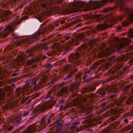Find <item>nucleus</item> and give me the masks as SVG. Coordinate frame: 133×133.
<instances>
[{
  "mask_svg": "<svg viewBox=\"0 0 133 133\" xmlns=\"http://www.w3.org/2000/svg\"><path fill=\"white\" fill-rule=\"evenodd\" d=\"M47 58V56H44L43 57V59H45Z\"/></svg>",
  "mask_w": 133,
  "mask_h": 133,
  "instance_id": "obj_62",
  "label": "nucleus"
},
{
  "mask_svg": "<svg viewBox=\"0 0 133 133\" xmlns=\"http://www.w3.org/2000/svg\"><path fill=\"white\" fill-rule=\"evenodd\" d=\"M104 23L103 24H98L96 28L94 26H92L89 28V29L86 32V34L88 36H91L92 37H94L96 34V30H101L108 27L110 25H112L110 19L108 16L103 17L100 18Z\"/></svg>",
  "mask_w": 133,
  "mask_h": 133,
  "instance_id": "obj_5",
  "label": "nucleus"
},
{
  "mask_svg": "<svg viewBox=\"0 0 133 133\" xmlns=\"http://www.w3.org/2000/svg\"><path fill=\"white\" fill-rule=\"evenodd\" d=\"M76 127V126L75 125H73L71 127V129H74L75 127Z\"/></svg>",
  "mask_w": 133,
  "mask_h": 133,
  "instance_id": "obj_59",
  "label": "nucleus"
},
{
  "mask_svg": "<svg viewBox=\"0 0 133 133\" xmlns=\"http://www.w3.org/2000/svg\"><path fill=\"white\" fill-rule=\"evenodd\" d=\"M40 35L39 32L36 33L25 39L22 40V42L24 44L25 43L29 44L32 43L40 38Z\"/></svg>",
  "mask_w": 133,
  "mask_h": 133,
  "instance_id": "obj_12",
  "label": "nucleus"
},
{
  "mask_svg": "<svg viewBox=\"0 0 133 133\" xmlns=\"http://www.w3.org/2000/svg\"><path fill=\"white\" fill-rule=\"evenodd\" d=\"M64 102V99H62L59 101V103H60L63 104Z\"/></svg>",
  "mask_w": 133,
  "mask_h": 133,
  "instance_id": "obj_51",
  "label": "nucleus"
},
{
  "mask_svg": "<svg viewBox=\"0 0 133 133\" xmlns=\"http://www.w3.org/2000/svg\"><path fill=\"white\" fill-rule=\"evenodd\" d=\"M64 21L62 20L60 21V23L61 24H62L64 23Z\"/></svg>",
  "mask_w": 133,
  "mask_h": 133,
  "instance_id": "obj_64",
  "label": "nucleus"
},
{
  "mask_svg": "<svg viewBox=\"0 0 133 133\" xmlns=\"http://www.w3.org/2000/svg\"><path fill=\"white\" fill-rule=\"evenodd\" d=\"M130 85H128L125 86L124 88V89L125 91H127L128 90L129 88L130 87Z\"/></svg>",
  "mask_w": 133,
  "mask_h": 133,
  "instance_id": "obj_36",
  "label": "nucleus"
},
{
  "mask_svg": "<svg viewBox=\"0 0 133 133\" xmlns=\"http://www.w3.org/2000/svg\"><path fill=\"white\" fill-rule=\"evenodd\" d=\"M127 68L126 67H124L123 69L121 70L120 71L121 75H123L125 72V71L127 70Z\"/></svg>",
  "mask_w": 133,
  "mask_h": 133,
  "instance_id": "obj_32",
  "label": "nucleus"
},
{
  "mask_svg": "<svg viewBox=\"0 0 133 133\" xmlns=\"http://www.w3.org/2000/svg\"><path fill=\"white\" fill-rule=\"evenodd\" d=\"M31 112L30 110H26L23 112L22 114L23 116L24 117H26L28 116L30 114Z\"/></svg>",
  "mask_w": 133,
  "mask_h": 133,
  "instance_id": "obj_29",
  "label": "nucleus"
},
{
  "mask_svg": "<svg viewBox=\"0 0 133 133\" xmlns=\"http://www.w3.org/2000/svg\"><path fill=\"white\" fill-rule=\"evenodd\" d=\"M95 77H90L88 78H87L84 82L87 83H92L94 81V79Z\"/></svg>",
  "mask_w": 133,
  "mask_h": 133,
  "instance_id": "obj_28",
  "label": "nucleus"
},
{
  "mask_svg": "<svg viewBox=\"0 0 133 133\" xmlns=\"http://www.w3.org/2000/svg\"><path fill=\"white\" fill-rule=\"evenodd\" d=\"M123 110L122 108H119L118 109H116L115 112L117 115H114L112 116L109 119V122H111L115 120L116 118L119 117L120 115L119 114L122 113L123 111Z\"/></svg>",
  "mask_w": 133,
  "mask_h": 133,
  "instance_id": "obj_17",
  "label": "nucleus"
},
{
  "mask_svg": "<svg viewBox=\"0 0 133 133\" xmlns=\"http://www.w3.org/2000/svg\"><path fill=\"white\" fill-rule=\"evenodd\" d=\"M22 117L20 116H16L15 118V125L18 124L22 122Z\"/></svg>",
  "mask_w": 133,
  "mask_h": 133,
  "instance_id": "obj_26",
  "label": "nucleus"
},
{
  "mask_svg": "<svg viewBox=\"0 0 133 133\" xmlns=\"http://www.w3.org/2000/svg\"><path fill=\"white\" fill-rule=\"evenodd\" d=\"M108 92L112 93H116L117 92V89L115 85L109 86L107 87Z\"/></svg>",
  "mask_w": 133,
  "mask_h": 133,
  "instance_id": "obj_21",
  "label": "nucleus"
},
{
  "mask_svg": "<svg viewBox=\"0 0 133 133\" xmlns=\"http://www.w3.org/2000/svg\"><path fill=\"white\" fill-rule=\"evenodd\" d=\"M111 66L114 67V69L116 70L119 69L123 66V65L119 62V60L113 57L109 58L107 61L104 59H102L95 63L90 67V70H94L98 68V70H100L104 68L107 69L109 66Z\"/></svg>",
  "mask_w": 133,
  "mask_h": 133,
  "instance_id": "obj_3",
  "label": "nucleus"
},
{
  "mask_svg": "<svg viewBox=\"0 0 133 133\" xmlns=\"http://www.w3.org/2000/svg\"><path fill=\"white\" fill-rule=\"evenodd\" d=\"M54 97V93L52 91H49L46 95L45 98L47 99L49 98L50 99H53Z\"/></svg>",
  "mask_w": 133,
  "mask_h": 133,
  "instance_id": "obj_23",
  "label": "nucleus"
},
{
  "mask_svg": "<svg viewBox=\"0 0 133 133\" xmlns=\"http://www.w3.org/2000/svg\"><path fill=\"white\" fill-rule=\"evenodd\" d=\"M12 36L13 37L12 38L14 39H16V38H18L19 37L17 35H16L14 34H12Z\"/></svg>",
  "mask_w": 133,
  "mask_h": 133,
  "instance_id": "obj_38",
  "label": "nucleus"
},
{
  "mask_svg": "<svg viewBox=\"0 0 133 133\" xmlns=\"http://www.w3.org/2000/svg\"><path fill=\"white\" fill-rule=\"evenodd\" d=\"M129 119L127 118H125L123 121V122L125 123H127L129 122Z\"/></svg>",
  "mask_w": 133,
  "mask_h": 133,
  "instance_id": "obj_41",
  "label": "nucleus"
},
{
  "mask_svg": "<svg viewBox=\"0 0 133 133\" xmlns=\"http://www.w3.org/2000/svg\"><path fill=\"white\" fill-rule=\"evenodd\" d=\"M35 62V61L34 59H33V58L32 59V61H31L30 63V64H32L33 63Z\"/></svg>",
  "mask_w": 133,
  "mask_h": 133,
  "instance_id": "obj_55",
  "label": "nucleus"
},
{
  "mask_svg": "<svg viewBox=\"0 0 133 133\" xmlns=\"http://www.w3.org/2000/svg\"><path fill=\"white\" fill-rule=\"evenodd\" d=\"M97 94H92L90 96L91 98H96L97 99H99L101 97L104 96L107 94L106 90L103 88H100L98 89L96 91Z\"/></svg>",
  "mask_w": 133,
  "mask_h": 133,
  "instance_id": "obj_14",
  "label": "nucleus"
},
{
  "mask_svg": "<svg viewBox=\"0 0 133 133\" xmlns=\"http://www.w3.org/2000/svg\"><path fill=\"white\" fill-rule=\"evenodd\" d=\"M69 12V11L68 9H66L65 11V14H68Z\"/></svg>",
  "mask_w": 133,
  "mask_h": 133,
  "instance_id": "obj_53",
  "label": "nucleus"
},
{
  "mask_svg": "<svg viewBox=\"0 0 133 133\" xmlns=\"http://www.w3.org/2000/svg\"><path fill=\"white\" fill-rule=\"evenodd\" d=\"M96 89V87L89 86L87 88H83L81 90V91L82 93H84L88 91L90 92L94 91Z\"/></svg>",
  "mask_w": 133,
  "mask_h": 133,
  "instance_id": "obj_20",
  "label": "nucleus"
},
{
  "mask_svg": "<svg viewBox=\"0 0 133 133\" xmlns=\"http://www.w3.org/2000/svg\"><path fill=\"white\" fill-rule=\"evenodd\" d=\"M18 74V73H17L16 72H15V71H14V72L11 75L12 76H15L17 75Z\"/></svg>",
  "mask_w": 133,
  "mask_h": 133,
  "instance_id": "obj_45",
  "label": "nucleus"
},
{
  "mask_svg": "<svg viewBox=\"0 0 133 133\" xmlns=\"http://www.w3.org/2000/svg\"><path fill=\"white\" fill-rule=\"evenodd\" d=\"M41 6L42 8H45L46 6V5L44 3H43L42 4H41Z\"/></svg>",
  "mask_w": 133,
  "mask_h": 133,
  "instance_id": "obj_49",
  "label": "nucleus"
},
{
  "mask_svg": "<svg viewBox=\"0 0 133 133\" xmlns=\"http://www.w3.org/2000/svg\"><path fill=\"white\" fill-rule=\"evenodd\" d=\"M32 101V99H30L28 101H27L26 102L25 104H28L29 103H30V102H31Z\"/></svg>",
  "mask_w": 133,
  "mask_h": 133,
  "instance_id": "obj_48",
  "label": "nucleus"
},
{
  "mask_svg": "<svg viewBox=\"0 0 133 133\" xmlns=\"http://www.w3.org/2000/svg\"><path fill=\"white\" fill-rule=\"evenodd\" d=\"M115 40L116 42H119V40L118 38H115Z\"/></svg>",
  "mask_w": 133,
  "mask_h": 133,
  "instance_id": "obj_58",
  "label": "nucleus"
},
{
  "mask_svg": "<svg viewBox=\"0 0 133 133\" xmlns=\"http://www.w3.org/2000/svg\"><path fill=\"white\" fill-rule=\"evenodd\" d=\"M117 30L120 31L121 30L122 28H121V27L119 26H118V28H117Z\"/></svg>",
  "mask_w": 133,
  "mask_h": 133,
  "instance_id": "obj_54",
  "label": "nucleus"
},
{
  "mask_svg": "<svg viewBox=\"0 0 133 133\" xmlns=\"http://www.w3.org/2000/svg\"><path fill=\"white\" fill-rule=\"evenodd\" d=\"M42 49L45 51H46L49 49V48L47 45L45 44H42L38 46L37 48H32L26 51L27 54H23L21 56V58L22 59H26L29 56L33 57L35 55V52L36 50H39V52H41V49Z\"/></svg>",
  "mask_w": 133,
  "mask_h": 133,
  "instance_id": "obj_8",
  "label": "nucleus"
},
{
  "mask_svg": "<svg viewBox=\"0 0 133 133\" xmlns=\"http://www.w3.org/2000/svg\"><path fill=\"white\" fill-rule=\"evenodd\" d=\"M81 6L83 7L84 8L85 7V6H84V3L81 4Z\"/></svg>",
  "mask_w": 133,
  "mask_h": 133,
  "instance_id": "obj_60",
  "label": "nucleus"
},
{
  "mask_svg": "<svg viewBox=\"0 0 133 133\" xmlns=\"http://www.w3.org/2000/svg\"><path fill=\"white\" fill-rule=\"evenodd\" d=\"M4 105H5V107L4 109V111L5 110L9 109H12L14 107V105L11 103H8L5 104Z\"/></svg>",
  "mask_w": 133,
  "mask_h": 133,
  "instance_id": "obj_25",
  "label": "nucleus"
},
{
  "mask_svg": "<svg viewBox=\"0 0 133 133\" xmlns=\"http://www.w3.org/2000/svg\"><path fill=\"white\" fill-rule=\"evenodd\" d=\"M74 94V96L73 95H71L70 96V97H71V98L73 97H74V96H75L76 95V93H75Z\"/></svg>",
  "mask_w": 133,
  "mask_h": 133,
  "instance_id": "obj_61",
  "label": "nucleus"
},
{
  "mask_svg": "<svg viewBox=\"0 0 133 133\" xmlns=\"http://www.w3.org/2000/svg\"><path fill=\"white\" fill-rule=\"evenodd\" d=\"M39 94L38 93H36L35 94L34 96L35 97H37L39 96Z\"/></svg>",
  "mask_w": 133,
  "mask_h": 133,
  "instance_id": "obj_50",
  "label": "nucleus"
},
{
  "mask_svg": "<svg viewBox=\"0 0 133 133\" xmlns=\"http://www.w3.org/2000/svg\"><path fill=\"white\" fill-rule=\"evenodd\" d=\"M133 128V127L132 126H131V125H129L127 128V129L128 130H130L132 129Z\"/></svg>",
  "mask_w": 133,
  "mask_h": 133,
  "instance_id": "obj_44",
  "label": "nucleus"
},
{
  "mask_svg": "<svg viewBox=\"0 0 133 133\" xmlns=\"http://www.w3.org/2000/svg\"><path fill=\"white\" fill-rule=\"evenodd\" d=\"M59 23L58 22H55L53 24H50L47 27H43L42 30V33L43 34H46L50 32L55 27L59 26Z\"/></svg>",
  "mask_w": 133,
  "mask_h": 133,
  "instance_id": "obj_16",
  "label": "nucleus"
},
{
  "mask_svg": "<svg viewBox=\"0 0 133 133\" xmlns=\"http://www.w3.org/2000/svg\"><path fill=\"white\" fill-rule=\"evenodd\" d=\"M55 80H53L52 81H51L49 83V84H51L52 85L53 84H54V82H55Z\"/></svg>",
  "mask_w": 133,
  "mask_h": 133,
  "instance_id": "obj_47",
  "label": "nucleus"
},
{
  "mask_svg": "<svg viewBox=\"0 0 133 133\" xmlns=\"http://www.w3.org/2000/svg\"><path fill=\"white\" fill-rule=\"evenodd\" d=\"M101 119V118L98 116L95 117L94 119V121L95 123H90V119L89 118H87L85 117L84 118H83V120L82 122L84 124H88L86 125L87 127L86 130L88 131L91 132L92 131V129L91 127L94 126L96 124V123L97 124H100L101 122H99V121Z\"/></svg>",
  "mask_w": 133,
  "mask_h": 133,
  "instance_id": "obj_9",
  "label": "nucleus"
},
{
  "mask_svg": "<svg viewBox=\"0 0 133 133\" xmlns=\"http://www.w3.org/2000/svg\"><path fill=\"white\" fill-rule=\"evenodd\" d=\"M53 115L47 114H46L44 117L43 118L39 124L37 128V126L33 124L30 125L22 133H32L36 131L39 132L44 129L47 124H49L51 122L53 119L52 117Z\"/></svg>",
  "mask_w": 133,
  "mask_h": 133,
  "instance_id": "obj_4",
  "label": "nucleus"
},
{
  "mask_svg": "<svg viewBox=\"0 0 133 133\" xmlns=\"http://www.w3.org/2000/svg\"><path fill=\"white\" fill-rule=\"evenodd\" d=\"M37 80L35 79H32L31 80H28L26 82L25 86L26 87L27 89H26V92L28 94H29L32 92V90L30 88V89L29 90V88L27 87L29 86L31 83V86L32 88H34L35 90H37L39 89V85L37 84L36 83Z\"/></svg>",
  "mask_w": 133,
  "mask_h": 133,
  "instance_id": "obj_11",
  "label": "nucleus"
},
{
  "mask_svg": "<svg viewBox=\"0 0 133 133\" xmlns=\"http://www.w3.org/2000/svg\"><path fill=\"white\" fill-rule=\"evenodd\" d=\"M107 81V80H101L99 81V83H102V84H104V83H106Z\"/></svg>",
  "mask_w": 133,
  "mask_h": 133,
  "instance_id": "obj_42",
  "label": "nucleus"
},
{
  "mask_svg": "<svg viewBox=\"0 0 133 133\" xmlns=\"http://www.w3.org/2000/svg\"><path fill=\"white\" fill-rule=\"evenodd\" d=\"M54 51H47V55L49 56H52L54 54Z\"/></svg>",
  "mask_w": 133,
  "mask_h": 133,
  "instance_id": "obj_31",
  "label": "nucleus"
},
{
  "mask_svg": "<svg viewBox=\"0 0 133 133\" xmlns=\"http://www.w3.org/2000/svg\"><path fill=\"white\" fill-rule=\"evenodd\" d=\"M46 24V23L45 22H44L42 24H41L40 25V27H42L45 25Z\"/></svg>",
  "mask_w": 133,
  "mask_h": 133,
  "instance_id": "obj_52",
  "label": "nucleus"
},
{
  "mask_svg": "<svg viewBox=\"0 0 133 133\" xmlns=\"http://www.w3.org/2000/svg\"><path fill=\"white\" fill-rule=\"evenodd\" d=\"M68 92V89L65 87H63L61 90L60 95L63 96L67 93Z\"/></svg>",
  "mask_w": 133,
  "mask_h": 133,
  "instance_id": "obj_24",
  "label": "nucleus"
},
{
  "mask_svg": "<svg viewBox=\"0 0 133 133\" xmlns=\"http://www.w3.org/2000/svg\"><path fill=\"white\" fill-rule=\"evenodd\" d=\"M51 107L50 105H39L35 110L33 111L32 114V117H37L41 112H43Z\"/></svg>",
  "mask_w": 133,
  "mask_h": 133,
  "instance_id": "obj_13",
  "label": "nucleus"
},
{
  "mask_svg": "<svg viewBox=\"0 0 133 133\" xmlns=\"http://www.w3.org/2000/svg\"><path fill=\"white\" fill-rule=\"evenodd\" d=\"M21 92V89L19 88H17L16 90V92L17 94V95H20Z\"/></svg>",
  "mask_w": 133,
  "mask_h": 133,
  "instance_id": "obj_33",
  "label": "nucleus"
},
{
  "mask_svg": "<svg viewBox=\"0 0 133 133\" xmlns=\"http://www.w3.org/2000/svg\"><path fill=\"white\" fill-rule=\"evenodd\" d=\"M104 53H102V54H101V53L99 54V55H101V57H102L103 56H104L106 55V54H107V53H106L105 52H103Z\"/></svg>",
  "mask_w": 133,
  "mask_h": 133,
  "instance_id": "obj_39",
  "label": "nucleus"
},
{
  "mask_svg": "<svg viewBox=\"0 0 133 133\" xmlns=\"http://www.w3.org/2000/svg\"><path fill=\"white\" fill-rule=\"evenodd\" d=\"M15 87L14 84H11V86H6L4 90L7 93L6 96L5 92L2 91L0 92V105L2 103H7L10 101L12 98L13 90Z\"/></svg>",
  "mask_w": 133,
  "mask_h": 133,
  "instance_id": "obj_6",
  "label": "nucleus"
},
{
  "mask_svg": "<svg viewBox=\"0 0 133 133\" xmlns=\"http://www.w3.org/2000/svg\"><path fill=\"white\" fill-rule=\"evenodd\" d=\"M88 77V75L87 74H85L83 78V79L84 80V81H85V80L87 79L86 78Z\"/></svg>",
  "mask_w": 133,
  "mask_h": 133,
  "instance_id": "obj_40",
  "label": "nucleus"
},
{
  "mask_svg": "<svg viewBox=\"0 0 133 133\" xmlns=\"http://www.w3.org/2000/svg\"><path fill=\"white\" fill-rule=\"evenodd\" d=\"M76 76L79 79H80V80L79 83L75 82L71 86L70 89L72 92H74V90H75L76 92H78L79 91L78 89L80 86V83L81 80V79H80L81 76V74L79 73L76 74Z\"/></svg>",
  "mask_w": 133,
  "mask_h": 133,
  "instance_id": "obj_15",
  "label": "nucleus"
},
{
  "mask_svg": "<svg viewBox=\"0 0 133 133\" xmlns=\"http://www.w3.org/2000/svg\"><path fill=\"white\" fill-rule=\"evenodd\" d=\"M64 84V83H61L59 85V87H61L62 86H63Z\"/></svg>",
  "mask_w": 133,
  "mask_h": 133,
  "instance_id": "obj_56",
  "label": "nucleus"
},
{
  "mask_svg": "<svg viewBox=\"0 0 133 133\" xmlns=\"http://www.w3.org/2000/svg\"><path fill=\"white\" fill-rule=\"evenodd\" d=\"M79 123V122H75L74 123V124H78Z\"/></svg>",
  "mask_w": 133,
  "mask_h": 133,
  "instance_id": "obj_63",
  "label": "nucleus"
},
{
  "mask_svg": "<svg viewBox=\"0 0 133 133\" xmlns=\"http://www.w3.org/2000/svg\"><path fill=\"white\" fill-rule=\"evenodd\" d=\"M133 22V12L131 10V22ZM133 37V29L131 30V38Z\"/></svg>",
  "mask_w": 133,
  "mask_h": 133,
  "instance_id": "obj_34",
  "label": "nucleus"
},
{
  "mask_svg": "<svg viewBox=\"0 0 133 133\" xmlns=\"http://www.w3.org/2000/svg\"><path fill=\"white\" fill-rule=\"evenodd\" d=\"M107 104V103L106 102H103L101 104L100 110L101 112H104L108 108V107L106 105Z\"/></svg>",
  "mask_w": 133,
  "mask_h": 133,
  "instance_id": "obj_22",
  "label": "nucleus"
},
{
  "mask_svg": "<svg viewBox=\"0 0 133 133\" xmlns=\"http://www.w3.org/2000/svg\"><path fill=\"white\" fill-rule=\"evenodd\" d=\"M124 101V100L121 99H117V101H116L115 103L117 106H122L123 105L122 104V103Z\"/></svg>",
  "mask_w": 133,
  "mask_h": 133,
  "instance_id": "obj_27",
  "label": "nucleus"
},
{
  "mask_svg": "<svg viewBox=\"0 0 133 133\" xmlns=\"http://www.w3.org/2000/svg\"><path fill=\"white\" fill-rule=\"evenodd\" d=\"M23 7V6L22 5H18L17 7V10H18L19 9Z\"/></svg>",
  "mask_w": 133,
  "mask_h": 133,
  "instance_id": "obj_43",
  "label": "nucleus"
},
{
  "mask_svg": "<svg viewBox=\"0 0 133 133\" xmlns=\"http://www.w3.org/2000/svg\"><path fill=\"white\" fill-rule=\"evenodd\" d=\"M14 126L12 125H11L9 127H7L6 129L8 131H10L12 129Z\"/></svg>",
  "mask_w": 133,
  "mask_h": 133,
  "instance_id": "obj_35",
  "label": "nucleus"
},
{
  "mask_svg": "<svg viewBox=\"0 0 133 133\" xmlns=\"http://www.w3.org/2000/svg\"><path fill=\"white\" fill-rule=\"evenodd\" d=\"M108 1L110 2H111L112 0H102L99 1L96 4L97 7L98 8H99L103 6L108 2Z\"/></svg>",
  "mask_w": 133,
  "mask_h": 133,
  "instance_id": "obj_18",
  "label": "nucleus"
},
{
  "mask_svg": "<svg viewBox=\"0 0 133 133\" xmlns=\"http://www.w3.org/2000/svg\"><path fill=\"white\" fill-rule=\"evenodd\" d=\"M89 52L87 45H83L81 47L77 48L75 53L69 56L68 61L71 64L67 67L68 73L65 76L64 80H69L70 82H71L72 73H75L77 71V69H75L74 67L79 65L82 62L81 59H83Z\"/></svg>",
  "mask_w": 133,
  "mask_h": 133,
  "instance_id": "obj_1",
  "label": "nucleus"
},
{
  "mask_svg": "<svg viewBox=\"0 0 133 133\" xmlns=\"http://www.w3.org/2000/svg\"><path fill=\"white\" fill-rule=\"evenodd\" d=\"M45 66L46 68L50 69L52 68L53 67V65L52 64L48 63L46 64Z\"/></svg>",
  "mask_w": 133,
  "mask_h": 133,
  "instance_id": "obj_30",
  "label": "nucleus"
},
{
  "mask_svg": "<svg viewBox=\"0 0 133 133\" xmlns=\"http://www.w3.org/2000/svg\"><path fill=\"white\" fill-rule=\"evenodd\" d=\"M120 123L119 121L115 122L112 128L110 127L103 130L99 133H115V131L123 125V124Z\"/></svg>",
  "mask_w": 133,
  "mask_h": 133,
  "instance_id": "obj_10",
  "label": "nucleus"
},
{
  "mask_svg": "<svg viewBox=\"0 0 133 133\" xmlns=\"http://www.w3.org/2000/svg\"><path fill=\"white\" fill-rule=\"evenodd\" d=\"M82 25V24H78L77 25H76L75 27V28H76L78 27H79L81 25Z\"/></svg>",
  "mask_w": 133,
  "mask_h": 133,
  "instance_id": "obj_46",
  "label": "nucleus"
},
{
  "mask_svg": "<svg viewBox=\"0 0 133 133\" xmlns=\"http://www.w3.org/2000/svg\"><path fill=\"white\" fill-rule=\"evenodd\" d=\"M25 126L24 125H23L22 126V127H21L20 128V130H22V129L23 128H25Z\"/></svg>",
  "mask_w": 133,
  "mask_h": 133,
  "instance_id": "obj_57",
  "label": "nucleus"
},
{
  "mask_svg": "<svg viewBox=\"0 0 133 133\" xmlns=\"http://www.w3.org/2000/svg\"><path fill=\"white\" fill-rule=\"evenodd\" d=\"M17 16L14 15L10 11H7L5 12L1 18L2 21L8 20L13 17L15 20L10 25H7L4 29V27L0 25V38H5L7 36L10 32L13 31L14 26L20 23L19 19H18V18H16Z\"/></svg>",
  "mask_w": 133,
  "mask_h": 133,
  "instance_id": "obj_2",
  "label": "nucleus"
},
{
  "mask_svg": "<svg viewBox=\"0 0 133 133\" xmlns=\"http://www.w3.org/2000/svg\"><path fill=\"white\" fill-rule=\"evenodd\" d=\"M60 38L61 42H65L63 44L64 46L69 50L72 48L71 47L75 45H77L80 40V39L77 38H75V39H72L69 36L66 35H63Z\"/></svg>",
  "mask_w": 133,
  "mask_h": 133,
  "instance_id": "obj_7",
  "label": "nucleus"
},
{
  "mask_svg": "<svg viewBox=\"0 0 133 133\" xmlns=\"http://www.w3.org/2000/svg\"><path fill=\"white\" fill-rule=\"evenodd\" d=\"M16 80V78H12L11 79L9 80V82L11 83L12 82L15 81Z\"/></svg>",
  "mask_w": 133,
  "mask_h": 133,
  "instance_id": "obj_37",
  "label": "nucleus"
},
{
  "mask_svg": "<svg viewBox=\"0 0 133 133\" xmlns=\"http://www.w3.org/2000/svg\"><path fill=\"white\" fill-rule=\"evenodd\" d=\"M18 0H4L3 1V3L5 6H9L16 4Z\"/></svg>",
  "mask_w": 133,
  "mask_h": 133,
  "instance_id": "obj_19",
  "label": "nucleus"
}]
</instances>
